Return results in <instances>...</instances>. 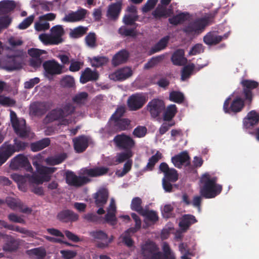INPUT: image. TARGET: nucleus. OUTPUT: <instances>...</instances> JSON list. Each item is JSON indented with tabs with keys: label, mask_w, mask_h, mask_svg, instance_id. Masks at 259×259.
Segmentation results:
<instances>
[{
	"label": "nucleus",
	"mask_w": 259,
	"mask_h": 259,
	"mask_svg": "<svg viewBox=\"0 0 259 259\" xmlns=\"http://www.w3.org/2000/svg\"><path fill=\"white\" fill-rule=\"evenodd\" d=\"M218 178L212 177L209 173L203 174L200 180V194L205 198H213L220 194L222 191V186L217 183Z\"/></svg>",
	"instance_id": "nucleus-1"
},
{
	"label": "nucleus",
	"mask_w": 259,
	"mask_h": 259,
	"mask_svg": "<svg viewBox=\"0 0 259 259\" xmlns=\"http://www.w3.org/2000/svg\"><path fill=\"white\" fill-rule=\"evenodd\" d=\"M50 34L42 33L39 35V39L45 45H58L63 42L62 36L65 31L61 25H56L50 29Z\"/></svg>",
	"instance_id": "nucleus-2"
},
{
	"label": "nucleus",
	"mask_w": 259,
	"mask_h": 259,
	"mask_svg": "<svg viewBox=\"0 0 259 259\" xmlns=\"http://www.w3.org/2000/svg\"><path fill=\"white\" fill-rule=\"evenodd\" d=\"M33 165L36 166L37 171L39 175L33 174L32 176L27 175L29 181L35 184H41L44 182H48L51 179V174L56 170L55 167H49L39 166L36 161H33Z\"/></svg>",
	"instance_id": "nucleus-3"
},
{
	"label": "nucleus",
	"mask_w": 259,
	"mask_h": 259,
	"mask_svg": "<svg viewBox=\"0 0 259 259\" xmlns=\"http://www.w3.org/2000/svg\"><path fill=\"white\" fill-rule=\"evenodd\" d=\"M11 122L15 133L22 138H32L34 134L32 133L29 127L26 126L25 120L23 119H18L15 112L10 111Z\"/></svg>",
	"instance_id": "nucleus-4"
},
{
	"label": "nucleus",
	"mask_w": 259,
	"mask_h": 259,
	"mask_svg": "<svg viewBox=\"0 0 259 259\" xmlns=\"http://www.w3.org/2000/svg\"><path fill=\"white\" fill-rule=\"evenodd\" d=\"M207 23V19H198L187 24L183 28V31L190 36L198 34L203 31Z\"/></svg>",
	"instance_id": "nucleus-5"
},
{
	"label": "nucleus",
	"mask_w": 259,
	"mask_h": 259,
	"mask_svg": "<svg viewBox=\"0 0 259 259\" xmlns=\"http://www.w3.org/2000/svg\"><path fill=\"white\" fill-rule=\"evenodd\" d=\"M142 254L146 259H163L162 253L153 242L146 243L142 247Z\"/></svg>",
	"instance_id": "nucleus-6"
},
{
	"label": "nucleus",
	"mask_w": 259,
	"mask_h": 259,
	"mask_svg": "<svg viewBox=\"0 0 259 259\" xmlns=\"http://www.w3.org/2000/svg\"><path fill=\"white\" fill-rule=\"evenodd\" d=\"M10 167L14 170L24 168L27 171L32 172L33 170L28 158L23 154H18L13 158L11 160Z\"/></svg>",
	"instance_id": "nucleus-7"
},
{
	"label": "nucleus",
	"mask_w": 259,
	"mask_h": 259,
	"mask_svg": "<svg viewBox=\"0 0 259 259\" xmlns=\"http://www.w3.org/2000/svg\"><path fill=\"white\" fill-rule=\"evenodd\" d=\"M132 218L134 220L136 223L135 228H132L128 229L124 233H123L120 237L121 241L128 247H131L133 244V241L131 239L130 235V233H134L139 229L140 228L141 225V221L139 217L135 213L131 214Z\"/></svg>",
	"instance_id": "nucleus-8"
},
{
	"label": "nucleus",
	"mask_w": 259,
	"mask_h": 259,
	"mask_svg": "<svg viewBox=\"0 0 259 259\" xmlns=\"http://www.w3.org/2000/svg\"><path fill=\"white\" fill-rule=\"evenodd\" d=\"M147 110L153 118L158 117L165 109V104L163 100L153 99L147 105Z\"/></svg>",
	"instance_id": "nucleus-9"
},
{
	"label": "nucleus",
	"mask_w": 259,
	"mask_h": 259,
	"mask_svg": "<svg viewBox=\"0 0 259 259\" xmlns=\"http://www.w3.org/2000/svg\"><path fill=\"white\" fill-rule=\"evenodd\" d=\"M61 120L60 124L61 125H66L71 122L70 120L64 118L61 108H57L51 110L44 119L43 121L45 124H47L55 120Z\"/></svg>",
	"instance_id": "nucleus-10"
},
{
	"label": "nucleus",
	"mask_w": 259,
	"mask_h": 259,
	"mask_svg": "<svg viewBox=\"0 0 259 259\" xmlns=\"http://www.w3.org/2000/svg\"><path fill=\"white\" fill-rule=\"evenodd\" d=\"M90 235L95 240L102 241L98 243L97 246L100 248H106L108 246L112 240V236L109 239L108 238V235L103 231L96 230L90 232Z\"/></svg>",
	"instance_id": "nucleus-11"
},
{
	"label": "nucleus",
	"mask_w": 259,
	"mask_h": 259,
	"mask_svg": "<svg viewBox=\"0 0 259 259\" xmlns=\"http://www.w3.org/2000/svg\"><path fill=\"white\" fill-rule=\"evenodd\" d=\"M146 101L145 96L140 94H136L128 98L127 104L130 110L137 111L142 108Z\"/></svg>",
	"instance_id": "nucleus-12"
},
{
	"label": "nucleus",
	"mask_w": 259,
	"mask_h": 259,
	"mask_svg": "<svg viewBox=\"0 0 259 259\" xmlns=\"http://www.w3.org/2000/svg\"><path fill=\"white\" fill-rule=\"evenodd\" d=\"M113 141L118 147L126 150H131L135 145L134 140L130 136L123 134L116 136Z\"/></svg>",
	"instance_id": "nucleus-13"
},
{
	"label": "nucleus",
	"mask_w": 259,
	"mask_h": 259,
	"mask_svg": "<svg viewBox=\"0 0 259 259\" xmlns=\"http://www.w3.org/2000/svg\"><path fill=\"white\" fill-rule=\"evenodd\" d=\"M43 67L45 70L46 75L48 76L61 74L63 68V66L55 60L45 62L43 64Z\"/></svg>",
	"instance_id": "nucleus-14"
},
{
	"label": "nucleus",
	"mask_w": 259,
	"mask_h": 259,
	"mask_svg": "<svg viewBox=\"0 0 259 259\" xmlns=\"http://www.w3.org/2000/svg\"><path fill=\"white\" fill-rule=\"evenodd\" d=\"M126 12L127 13L123 17V23L126 25L138 26V24L135 23L139 18L136 7L135 6L128 7Z\"/></svg>",
	"instance_id": "nucleus-15"
},
{
	"label": "nucleus",
	"mask_w": 259,
	"mask_h": 259,
	"mask_svg": "<svg viewBox=\"0 0 259 259\" xmlns=\"http://www.w3.org/2000/svg\"><path fill=\"white\" fill-rule=\"evenodd\" d=\"M66 183L71 186L75 187L81 186L90 181V180L84 177H78L71 171H68L66 174Z\"/></svg>",
	"instance_id": "nucleus-16"
},
{
	"label": "nucleus",
	"mask_w": 259,
	"mask_h": 259,
	"mask_svg": "<svg viewBox=\"0 0 259 259\" xmlns=\"http://www.w3.org/2000/svg\"><path fill=\"white\" fill-rule=\"evenodd\" d=\"M122 7V0L109 5L106 13V16L108 19L110 20L116 21L119 17Z\"/></svg>",
	"instance_id": "nucleus-17"
},
{
	"label": "nucleus",
	"mask_w": 259,
	"mask_h": 259,
	"mask_svg": "<svg viewBox=\"0 0 259 259\" xmlns=\"http://www.w3.org/2000/svg\"><path fill=\"white\" fill-rule=\"evenodd\" d=\"M229 100L228 99L226 100L224 104V110L226 113H229L230 111L234 113L239 112L244 106V100L240 98H237L233 101L229 108Z\"/></svg>",
	"instance_id": "nucleus-18"
},
{
	"label": "nucleus",
	"mask_w": 259,
	"mask_h": 259,
	"mask_svg": "<svg viewBox=\"0 0 259 259\" xmlns=\"http://www.w3.org/2000/svg\"><path fill=\"white\" fill-rule=\"evenodd\" d=\"M243 87V92L246 100L250 103L252 99V93L251 90L256 88L258 86V83L254 80L245 79L241 81Z\"/></svg>",
	"instance_id": "nucleus-19"
},
{
	"label": "nucleus",
	"mask_w": 259,
	"mask_h": 259,
	"mask_svg": "<svg viewBox=\"0 0 259 259\" xmlns=\"http://www.w3.org/2000/svg\"><path fill=\"white\" fill-rule=\"evenodd\" d=\"M160 170L164 174L165 179L169 182H175L178 179V174L174 168H170L165 162L161 163L159 167Z\"/></svg>",
	"instance_id": "nucleus-20"
},
{
	"label": "nucleus",
	"mask_w": 259,
	"mask_h": 259,
	"mask_svg": "<svg viewBox=\"0 0 259 259\" xmlns=\"http://www.w3.org/2000/svg\"><path fill=\"white\" fill-rule=\"evenodd\" d=\"M132 74L133 71L130 68L124 67L110 74L109 78L115 81L124 80L131 76Z\"/></svg>",
	"instance_id": "nucleus-21"
},
{
	"label": "nucleus",
	"mask_w": 259,
	"mask_h": 259,
	"mask_svg": "<svg viewBox=\"0 0 259 259\" xmlns=\"http://www.w3.org/2000/svg\"><path fill=\"white\" fill-rule=\"evenodd\" d=\"M49 107L46 102H34L30 105V113L35 116H41L48 110Z\"/></svg>",
	"instance_id": "nucleus-22"
},
{
	"label": "nucleus",
	"mask_w": 259,
	"mask_h": 259,
	"mask_svg": "<svg viewBox=\"0 0 259 259\" xmlns=\"http://www.w3.org/2000/svg\"><path fill=\"white\" fill-rule=\"evenodd\" d=\"M87 10L83 9H80L76 12H72L69 13L63 18V20L65 22H73L79 21L85 18L87 14Z\"/></svg>",
	"instance_id": "nucleus-23"
},
{
	"label": "nucleus",
	"mask_w": 259,
	"mask_h": 259,
	"mask_svg": "<svg viewBox=\"0 0 259 259\" xmlns=\"http://www.w3.org/2000/svg\"><path fill=\"white\" fill-rule=\"evenodd\" d=\"M108 191L106 189H100L94 195L95 204L98 207L103 206L108 198Z\"/></svg>",
	"instance_id": "nucleus-24"
},
{
	"label": "nucleus",
	"mask_w": 259,
	"mask_h": 259,
	"mask_svg": "<svg viewBox=\"0 0 259 259\" xmlns=\"http://www.w3.org/2000/svg\"><path fill=\"white\" fill-rule=\"evenodd\" d=\"M57 218L59 220L63 222H72L78 220V215L71 210L67 209L59 212Z\"/></svg>",
	"instance_id": "nucleus-25"
},
{
	"label": "nucleus",
	"mask_w": 259,
	"mask_h": 259,
	"mask_svg": "<svg viewBox=\"0 0 259 259\" xmlns=\"http://www.w3.org/2000/svg\"><path fill=\"white\" fill-rule=\"evenodd\" d=\"M190 157L187 152H182L181 153L172 157L171 161L175 166L181 168L183 165L189 164Z\"/></svg>",
	"instance_id": "nucleus-26"
},
{
	"label": "nucleus",
	"mask_w": 259,
	"mask_h": 259,
	"mask_svg": "<svg viewBox=\"0 0 259 259\" xmlns=\"http://www.w3.org/2000/svg\"><path fill=\"white\" fill-rule=\"evenodd\" d=\"M20 245V240L16 239L12 236H6V240L3 248L6 251L13 252L17 250Z\"/></svg>",
	"instance_id": "nucleus-27"
},
{
	"label": "nucleus",
	"mask_w": 259,
	"mask_h": 259,
	"mask_svg": "<svg viewBox=\"0 0 259 259\" xmlns=\"http://www.w3.org/2000/svg\"><path fill=\"white\" fill-rule=\"evenodd\" d=\"M259 121V114L256 111L252 110L249 112L246 117L243 119V125L249 128L255 125H256Z\"/></svg>",
	"instance_id": "nucleus-28"
},
{
	"label": "nucleus",
	"mask_w": 259,
	"mask_h": 259,
	"mask_svg": "<svg viewBox=\"0 0 259 259\" xmlns=\"http://www.w3.org/2000/svg\"><path fill=\"white\" fill-rule=\"evenodd\" d=\"M73 142L74 149L77 153L82 152L88 146V140L83 136L73 139Z\"/></svg>",
	"instance_id": "nucleus-29"
},
{
	"label": "nucleus",
	"mask_w": 259,
	"mask_h": 259,
	"mask_svg": "<svg viewBox=\"0 0 259 259\" xmlns=\"http://www.w3.org/2000/svg\"><path fill=\"white\" fill-rule=\"evenodd\" d=\"M108 168L105 167H97L94 168H84L82 169V174L90 177H98L106 174Z\"/></svg>",
	"instance_id": "nucleus-30"
},
{
	"label": "nucleus",
	"mask_w": 259,
	"mask_h": 259,
	"mask_svg": "<svg viewBox=\"0 0 259 259\" xmlns=\"http://www.w3.org/2000/svg\"><path fill=\"white\" fill-rule=\"evenodd\" d=\"M98 77V74L96 71H93L90 68H87L82 72L80 81L82 83H85L89 81L97 80Z\"/></svg>",
	"instance_id": "nucleus-31"
},
{
	"label": "nucleus",
	"mask_w": 259,
	"mask_h": 259,
	"mask_svg": "<svg viewBox=\"0 0 259 259\" xmlns=\"http://www.w3.org/2000/svg\"><path fill=\"white\" fill-rule=\"evenodd\" d=\"M129 56V54L125 50H122L116 53L112 60V64L114 66L125 63Z\"/></svg>",
	"instance_id": "nucleus-32"
},
{
	"label": "nucleus",
	"mask_w": 259,
	"mask_h": 259,
	"mask_svg": "<svg viewBox=\"0 0 259 259\" xmlns=\"http://www.w3.org/2000/svg\"><path fill=\"white\" fill-rule=\"evenodd\" d=\"M196 220L194 216L190 214H185L181 219L179 226L184 231H186L190 225L195 223Z\"/></svg>",
	"instance_id": "nucleus-33"
},
{
	"label": "nucleus",
	"mask_w": 259,
	"mask_h": 259,
	"mask_svg": "<svg viewBox=\"0 0 259 259\" xmlns=\"http://www.w3.org/2000/svg\"><path fill=\"white\" fill-rule=\"evenodd\" d=\"M116 205L113 198L110 200V205L107 210V213L105 215V219L107 222L113 224L116 221L115 218Z\"/></svg>",
	"instance_id": "nucleus-34"
},
{
	"label": "nucleus",
	"mask_w": 259,
	"mask_h": 259,
	"mask_svg": "<svg viewBox=\"0 0 259 259\" xmlns=\"http://www.w3.org/2000/svg\"><path fill=\"white\" fill-rule=\"evenodd\" d=\"M114 129L116 132L124 131L130 128V120L126 118L113 119Z\"/></svg>",
	"instance_id": "nucleus-35"
},
{
	"label": "nucleus",
	"mask_w": 259,
	"mask_h": 259,
	"mask_svg": "<svg viewBox=\"0 0 259 259\" xmlns=\"http://www.w3.org/2000/svg\"><path fill=\"white\" fill-rule=\"evenodd\" d=\"M19 58L17 57H9L7 60V64L4 67L8 71H13L21 68V63Z\"/></svg>",
	"instance_id": "nucleus-36"
},
{
	"label": "nucleus",
	"mask_w": 259,
	"mask_h": 259,
	"mask_svg": "<svg viewBox=\"0 0 259 259\" xmlns=\"http://www.w3.org/2000/svg\"><path fill=\"white\" fill-rule=\"evenodd\" d=\"M223 38V36L217 35L215 32H210L204 36L203 41L208 45H213L219 43Z\"/></svg>",
	"instance_id": "nucleus-37"
},
{
	"label": "nucleus",
	"mask_w": 259,
	"mask_h": 259,
	"mask_svg": "<svg viewBox=\"0 0 259 259\" xmlns=\"http://www.w3.org/2000/svg\"><path fill=\"white\" fill-rule=\"evenodd\" d=\"M172 13L171 9H168L166 6L158 5L156 9L153 12L152 14L156 18L167 17Z\"/></svg>",
	"instance_id": "nucleus-38"
},
{
	"label": "nucleus",
	"mask_w": 259,
	"mask_h": 259,
	"mask_svg": "<svg viewBox=\"0 0 259 259\" xmlns=\"http://www.w3.org/2000/svg\"><path fill=\"white\" fill-rule=\"evenodd\" d=\"M171 61L174 64L182 65L185 63L186 59L184 58V51L182 49L177 50L171 57Z\"/></svg>",
	"instance_id": "nucleus-39"
},
{
	"label": "nucleus",
	"mask_w": 259,
	"mask_h": 259,
	"mask_svg": "<svg viewBox=\"0 0 259 259\" xmlns=\"http://www.w3.org/2000/svg\"><path fill=\"white\" fill-rule=\"evenodd\" d=\"M50 144V140L49 138H47L32 143L30 145V147L32 151L36 152L48 147Z\"/></svg>",
	"instance_id": "nucleus-40"
},
{
	"label": "nucleus",
	"mask_w": 259,
	"mask_h": 259,
	"mask_svg": "<svg viewBox=\"0 0 259 259\" xmlns=\"http://www.w3.org/2000/svg\"><path fill=\"white\" fill-rule=\"evenodd\" d=\"M88 97L89 94L87 92H80L72 97V101L77 105H82L87 102Z\"/></svg>",
	"instance_id": "nucleus-41"
},
{
	"label": "nucleus",
	"mask_w": 259,
	"mask_h": 259,
	"mask_svg": "<svg viewBox=\"0 0 259 259\" xmlns=\"http://www.w3.org/2000/svg\"><path fill=\"white\" fill-rule=\"evenodd\" d=\"M15 7V5L13 1L6 0L0 2V15L9 13Z\"/></svg>",
	"instance_id": "nucleus-42"
},
{
	"label": "nucleus",
	"mask_w": 259,
	"mask_h": 259,
	"mask_svg": "<svg viewBox=\"0 0 259 259\" xmlns=\"http://www.w3.org/2000/svg\"><path fill=\"white\" fill-rule=\"evenodd\" d=\"M177 107L174 104L167 106L163 114V120L172 121L171 119L175 116L177 113Z\"/></svg>",
	"instance_id": "nucleus-43"
},
{
	"label": "nucleus",
	"mask_w": 259,
	"mask_h": 259,
	"mask_svg": "<svg viewBox=\"0 0 259 259\" xmlns=\"http://www.w3.org/2000/svg\"><path fill=\"white\" fill-rule=\"evenodd\" d=\"M134 26L133 28H127L125 26H121L119 28L118 32L121 35L136 37L137 35V32L136 30L137 26Z\"/></svg>",
	"instance_id": "nucleus-44"
},
{
	"label": "nucleus",
	"mask_w": 259,
	"mask_h": 259,
	"mask_svg": "<svg viewBox=\"0 0 259 259\" xmlns=\"http://www.w3.org/2000/svg\"><path fill=\"white\" fill-rule=\"evenodd\" d=\"M169 40V37L166 36L162 38L151 49L152 53H155L164 49L167 46Z\"/></svg>",
	"instance_id": "nucleus-45"
},
{
	"label": "nucleus",
	"mask_w": 259,
	"mask_h": 259,
	"mask_svg": "<svg viewBox=\"0 0 259 259\" xmlns=\"http://www.w3.org/2000/svg\"><path fill=\"white\" fill-rule=\"evenodd\" d=\"M65 153H62L54 157H50L46 159L45 161L48 164L54 165L62 162L66 158Z\"/></svg>",
	"instance_id": "nucleus-46"
},
{
	"label": "nucleus",
	"mask_w": 259,
	"mask_h": 259,
	"mask_svg": "<svg viewBox=\"0 0 259 259\" xmlns=\"http://www.w3.org/2000/svg\"><path fill=\"white\" fill-rule=\"evenodd\" d=\"M12 149L8 146L0 148V165L3 164L9 157L12 155Z\"/></svg>",
	"instance_id": "nucleus-47"
},
{
	"label": "nucleus",
	"mask_w": 259,
	"mask_h": 259,
	"mask_svg": "<svg viewBox=\"0 0 259 259\" xmlns=\"http://www.w3.org/2000/svg\"><path fill=\"white\" fill-rule=\"evenodd\" d=\"M142 199L138 197L133 199L131 203V209L138 212L140 214L144 213V209L142 206Z\"/></svg>",
	"instance_id": "nucleus-48"
},
{
	"label": "nucleus",
	"mask_w": 259,
	"mask_h": 259,
	"mask_svg": "<svg viewBox=\"0 0 259 259\" xmlns=\"http://www.w3.org/2000/svg\"><path fill=\"white\" fill-rule=\"evenodd\" d=\"M189 17V14L188 13H181L172 18L168 19V21L170 24L174 25H178V24L183 23Z\"/></svg>",
	"instance_id": "nucleus-49"
},
{
	"label": "nucleus",
	"mask_w": 259,
	"mask_h": 259,
	"mask_svg": "<svg viewBox=\"0 0 259 259\" xmlns=\"http://www.w3.org/2000/svg\"><path fill=\"white\" fill-rule=\"evenodd\" d=\"M29 255H35L37 259H42L46 255V251L43 247H38L27 251Z\"/></svg>",
	"instance_id": "nucleus-50"
},
{
	"label": "nucleus",
	"mask_w": 259,
	"mask_h": 259,
	"mask_svg": "<svg viewBox=\"0 0 259 259\" xmlns=\"http://www.w3.org/2000/svg\"><path fill=\"white\" fill-rule=\"evenodd\" d=\"M162 154L159 151H157L156 154L149 159L146 168L149 170H152L155 164L162 158Z\"/></svg>",
	"instance_id": "nucleus-51"
},
{
	"label": "nucleus",
	"mask_w": 259,
	"mask_h": 259,
	"mask_svg": "<svg viewBox=\"0 0 259 259\" xmlns=\"http://www.w3.org/2000/svg\"><path fill=\"white\" fill-rule=\"evenodd\" d=\"M8 148H11L12 151V153L13 154L15 152H19L24 150L27 147V144L16 139L14 140V144L12 145H7Z\"/></svg>",
	"instance_id": "nucleus-52"
},
{
	"label": "nucleus",
	"mask_w": 259,
	"mask_h": 259,
	"mask_svg": "<svg viewBox=\"0 0 259 259\" xmlns=\"http://www.w3.org/2000/svg\"><path fill=\"white\" fill-rule=\"evenodd\" d=\"M64 118L73 114L75 111V107L71 103L65 104L61 108Z\"/></svg>",
	"instance_id": "nucleus-53"
},
{
	"label": "nucleus",
	"mask_w": 259,
	"mask_h": 259,
	"mask_svg": "<svg viewBox=\"0 0 259 259\" xmlns=\"http://www.w3.org/2000/svg\"><path fill=\"white\" fill-rule=\"evenodd\" d=\"M162 249L163 252V259H176L175 255L166 242L162 243Z\"/></svg>",
	"instance_id": "nucleus-54"
},
{
	"label": "nucleus",
	"mask_w": 259,
	"mask_h": 259,
	"mask_svg": "<svg viewBox=\"0 0 259 259\" xmlns=\"http://www.w3.org/2000/svg\"><path fill=\"white\" fill-rule=\"evenodd\" d=\"M194 69L195 65L193 64L185 66L182 71L181 79L184 81L189 78Z\"/></svg>",
	"instance_id": "nucleus-55"
},
{
	"label": "nucleus",
	"mask_w": 259,
	"mask_h": 259,
	"mask_svg": "<svg viewBox=\"0 0 259 259\" xmlns=\"http://www.w3.org/2000/svg\"><path fill=\"white\" fill-rule=\"evenodd\" d=\"M4 89H2L0 91V94L3 92ZM16 101L12 98L2 96L0 95V104L4 106L11 107L15 105Z\"/></svg>",
	"instance_id": "nucleus-56"
},
{
	"label": "nucleus",
	"mask_w": 259,
	"mask_h": 259,
	"mask_svg": "<svg viewBox=\"0 0 259 259\" xmlns=\"http://www.w3.org/2000/svg\"><path fill=\"white\" fill-rule=\"evenodd\" d=\"M163 59V56H159L152 58L144 66V69L145 70L149 69L161 62Z\"/></svg>",
	"instance_id": "nucleus-57"
},
{
	"label": "nucleus",
	"mask_w": 259,
	"mask_h": 259,
	"mask_svg": "<svg viewBox=\"0 0 259 259\" xmlns=\"http://www.w3.org/2000/svg\"><path fill=\"white\" fill-rule=\"evenodd\" d=\"M169 100L176 103H182L184 99L183 94L177 91H172L169 94Z\"/></svg>",
	"instance_id": "nucleus-58"
},
{
	"label": "nucleus",
	"mask_w": 259,
	"mask_h": 259,
	"mask_svg": "<svg viewBox=\"0 0 259 259\" xmlns=\"http://www.w3.org/2000/svg\"><path fill=\"white\" fill-rule=\"evenodd\" d=\"M20 200L19 199L8 197L5 201V203L6 202L10 208L15 210L18 208V205L20 204Z\"/></svg>",
	"instance_id": "nucleus-59"
},
{
	"label": "nucleus",
	"mask_w": 259,
	"mask_h": 259,
	"mask_svg": "<svg viewBox=\"0 0 259 259\" xmlns=\"http://www.w3.org/2000/svg\"><path fill=\"white\" fill-rule=\"evenodd\" d=\"M92 66L98 67L105 64L108 59L105 57H95L91 60Z\"/></svg>",
	"instance_id": "nucleus-60"
},
{
	"label": "nucleus",
	"mask_w": 259,
	"mask_h": 259,
	"mask_svg": "<svg viewBox=\"0 0 259 259\" xmlns=\"http://www.w3.org/2000/svg\"><path fill=\"white\" fill-rule=\"evenodd\" d=\"M133 156V153L131 150H126L125 152L119 153L116 156V161L118 163H121L126 159H128Z\"/></svg>",
	"instance_id": "nucleus-61"
},
{
	"label": "nucleus",
	"mask_w": 259,
	"mask_h": 259,
	"mask_svg": "<svg viewBox=\"0 0 259 259\" xmlns=\"http://www.w3.org/2000/svg\"><path fill=\"white\" fill-rule=\"evenodd\" d=\"M133 161L132 160H127L124 164V166L122 170H118L116 171V174L118 177H122L127 174L131 169Z\"/></svg>",
	"instance_id": "nucleus-62"
},
{
	"label": "nucleus",
	"mask_w": 259,
	"mask_h": 259,
	"mask_svg": "<svg viewBox=\"0 0 259 259\" xmlns=\"http://www.w3.org/2000/svg\"><path fill=\"white\" fill-rule=\"evenodd\" d=\"M87 30V28L82 26H79L75 28L70 32V35L72 37L77 38L84 34Z\"/></svg>",
	"instance_id": "nucleus-63"
},
{
	"label": "nucleus",
	"mask_w": 259,
	"mask_h": 259,
	"mask_svg": "<svg viewBox=\"0 0 259 259\" xmlns=\"http://www.w3.org/2000/svg\"><path fill=\"white\" fill-rule=\"evenodd\" d=\"M60 84L63 87L71 88L74 84V79L70 76H66L61 80Z\"/></svg>",
	"instance_id": "nucleus-64"
}]
</instances>
